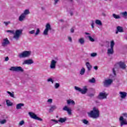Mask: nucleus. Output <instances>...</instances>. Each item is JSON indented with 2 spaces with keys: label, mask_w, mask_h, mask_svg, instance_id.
<instances>
[{
  "label": "nucleus",
  "mask_w": 127,
  "mask_h": 127,
  "mask_svg": "<svg viewBox=\"0 0 127 127\" xmlns=\"http://www.w3.org/2000/svg\"><path fill=\"white\" fill-rule=\"evenodd\" d=\"M9 60L8 57H6L5 59V61H7Z\"/></svg>",
  "instance_id": "nucleus-56"
},
{
  "label": "nucleus",
  "mask_w": 127,
  "mask_h": 127,
  "mask_svg": "<svg viewBox=\"0 0 127 127\" xmlns=\"http://www.w3.org/2000/svg\"><path fill=\"white\" fill-rule=\"evenodd\" d=\"M113 83V79H109L105 80L103 82L104 87H109Z\"/></svg>",
  "instance_id": "nucleus-10"
},
{
  "label": "nucleus",
  "mask_w": 127,
  "mask_h": 127,
  "mask_svg": "<svg viewBox=\"0 0 127 127\" xmlns=\"http://www.w3.org/2000/svg\"><path fill=\"white\" fill-rule=\"evenodd\" d=\"M119 32H124V28L122 26H117V31L116 32V34H118Z\"/></svg>",
  "instance_id": "nucleus-17"
},
{
  "label": "nucleus",
  "mask_w": 127,
  "mask_h": 127,
  "mask_svg": "<svg viewBox=\"0 0 127 127\" xmlns=\"http://www.w3.org/2000/svg\"><path fill=\"white\" fill-rule=\"evenodd\" d=\"M110 0V1H111L112 0Z\"/></svg>",
  "instance_id": "nucleus-64"
},
{
  "label": "nucleus",
  "mask_w": 127,
  "mask_h": 127,
  "mask_svg": "<svg viewBox=\"0 0 127 127\" xmlns=\"http://www.w3.org/2000/svg\"><path fill=\"white\" fill-rule=\"evenodd\" d=\"M95 23L97 25H99L100 26H101V25H103V23H102V21L99 19H97L95 20Z\"/></svg>",
  "instance_id": "nucleus-27"
},
{
  "label": "nucleus",
  "mask_w": 127,
  "mask_h": 127,
  "mask_svg": "<svg viewBox=\"0 0 127 127\" xmlns=\"http://www.w3.org/2000/svg\"><path fill=\"white\" fill-rule=\"evenodd\" d=\"M87 37L89 38V40H90L91 42H94L95 41V39L92 38L91 36H88Z\"/></svg>",
  "instance_id": "nucleus-36"
},
{
  "label": "nucleus",
  "mask_w": 127,
  "mask_h": 127,
  "mask_svg": "<svg viewBox=\"0 0 127 127\" xmlns=\"http://www.w3.org/2000/svg\"><path fill=\"white\" fill-rule=\"evenodd\" d=\"M29 13H30V12H29V10L26 9L24 11V12L22 14L24 15L25 16H26V15H27V14H29Z\"/></svg>",
  "instance_id": "nucleus-29"
},
{
  "label": "nucleus",
  "mask_w": 127,
  "mask_h": 127,
  "mask_svg": "<svg viewBox=\"0 0 127 127\" xmlns=\"http://www.w3.org/2000/svg\"><path fill=\"white\" fill-rule=\"evenodd\" d=\"M57 63V61L52 60L51 62L50 68L51 69H55L56 68V64Z\"/></svg>",
  "instance_id": "nucleus-12"
},
{
  "label": "nucleus",
  "mask_w": 127,
  "mask_h": 127,
  "mask_svg": "<svg viewBox=\"0 0 127 127\" xmlns=\"http://www.w3.org/2000/svg\"><path fill=\"white\" fill-rule=\"evenodd\" d=\"M6 93L8 94V95H9V96L11 97V98H14V94L13 92L11 93L9 91H6Z\"/></svg>",
  "instance_id": "nucleus-31"
},
{
  "label": "nucleus",
  "mask_w": 127,
  "mask_h": 127,
  "mask_svg": "<svg viewBox=\"0 0 127 127\" xmlns=\"http://www.w3.org/2000/svg\"><path fill=\"white\" fill-rule=\"evenodd\" d=\"M122 116H124V117H125L126 118H127V113H123L122 114Z\"/></svg>",
  "instance_id": "nucleus-50"
},
{
  "label": "nucleus",
  "mask_w": 127,
  "mask_h": 127,
  "mask_svg": "<svg viewBox=\"0 0 127 127\" xmlns=\"http://www.w3.org/2000/svg\"><path fill=\"white\" fill-rule=\"evenodd\" d=\"M88 82L89 83H91V84H94V83H96V79H95V78L93 77L91 79H89L88 80Z\"/></svg>",
  "instance_id": "nucleus-30"
},
{
  "label": "nucleus",
  "mask_w": 127,
  "mask_h": 127,
  "mask_svg": "<svg viewBox=\"0 0 127 127\" xmlns=\"http://www.w3.org/2000/svg\"><path fill=\"white\" fill-rule=\"evenodd\" d=\"M0 124L1 125H4V124H6V120L4 119L3 120L0 121Z\"/></svg>",
  "instance_id": "nucleus-37"
},
{
  "label": "nucleus",
  "mask_w": 127,
  "mask_h": 127,
  "mask_svg": "<svg viewBox=\"0 0 127 127\" xmlns=\"http://www.w3.org/2000/svg\"><path fill=\"white\" fill-rule=\"evenodd\" d=\"M85 68L82 67L80 71V75H84L85 74Z\"/></svg>",
  "instance_id": "nucleus-32"
},
{
  "label": "nucleus",
  "mask_w": 127,
  "mask_h": 127,
  "mask_svg": "<svg viewBox=\"0 0 127 127\" xmlns=\"http://www.w3.org/2000/svg\"><path fill=\"white\" fill-rule=\"evenodd\" d=\"M118 65L121 68V69H123V70H125L127 68V65L125 64V63L123 62H120L118 63Z\"/></svg>",
  "instance_id": "nucleus-14"
},
{
  "label": "nucleus",
  "mask_w": 127,
  "mask_h": 127,
  "mask_svg": "<svg viewBox=\"0 0 127 127\" xmlns=\"http://www.w3.org/2000/svg\"><path fill=\"white\" fill-rule=\"evenodd\" d=\"M56 60H57V61H58V60H59L58 58H56Z\"/></svg>",
  "instance_id": "nucleus-60"
},
{
  "label": "nucleus",
  "mask_w": 127,
  "mask_h": 127,
  "mask_svg": "<svg viewBox=\"0 0 127 127\" xmlns=\"http://www.w3.org/2000/svg\"><path fill=\"white\" fill-rule=\"evenodd\" d=\"M74 89L76 91L80 92V93H81V94H82V95H85V94H86L88 92V86H83L82 89L79 88L78 86H75Z\"/></svg>",
  "instance_id": "nucleus-3"
},
{
  "label": "nucleus",
  "mask_w": 127,
  "mask_h": 127,
  "mask_svg": "<svg viewBox=\"0 0 127 127\" xmlns=\"http://www.w3.org/2000/svg\"><path fill=\"white\" fill-rule=\"evenodd\" d=\"M63 111H66L67 112L68 115H72V110L69 108H68V107L67 106H64L63 109Z\"/></svg>",
  "instance_id": "nucleus-16"
},
{
  "label": "nucleus",
  "mask_w": 127,
  "mask_h": 127,
  "mask_svg": "<svg viewBox=\"0 0 127 127\" xmlns=\"http://www.w3.org/2000/svg\"><path fill=\"white\" fill-rule=\"evenodd\" d=\"M69 1H70V2H73V0H69Z\"/></svg>",
  "instance_id": "nucleus-61"
},
{
  "label": "nucleus",
  "mask_w": 127,
  "mask_h": 127,
  "mask_svg": "<svg viewBox=\"0 0 127 127\" xmlns=\"http://www.w3.org/2000/svg\"><path fill=\"white\" fill-rule=\"evenodd\" d=\"M91 57H96L97 56V53H93L91 54Z\"/></svg>",
  "instance_id": "nucleus-43"
},
{
  "label": "nucleus",
  "mask_w": 127,
  "mask_h": 127,
  "mask_svg": "<svg viewBox=\"0 0 127 127\" xmlns=\"http://www.w3.org/2000/svg\"><path fill=\"white\" fill-rule=\"evenodd\" d=\"M92 23H91V27L92 28H94V21H92Z\"/></svg>",
  "instance_id": "nucleus-53"
},
{
  "label": "nucleus",
  "mask_w": 127,
  "mask_h": 127,
  "mask_svg": "<svg viewBox=\"0 0 127 127\" xmlns=\"http://www.w3.org/2000/svg\"><path fill=\"white\" fill-rule=\"evenodd\" d=\"M9 70L12 72H24V70L21 66H12L9 68Z\"/></svg>",
  "instance_id": "nucleus-4"
},
{
  "label": "nucleus",
  "mask_w": 127,
  "mask_h": 127,
  "mask_svg": "<svg viewBox=\"0 0 127 127\" xmlns=\"http://www.w3.org/2000/svg\"><path fill=\"white\" fill-rule=\"evenodd\" d=\"M6 104L7 106V107H11L12 105H13V103L12 102H10L9 100H6Z\"/></svg>",
  "instance_id": "nucleus-26"
},
{
  "label": "nucleus",
  "mask_w": 127,
  "mask_h": 127,
  "mask_svg": "<svg viewBox=\"0 0 127 127\" xmlns=\"http://www.w3.org/2000/svg\"><path fill=\"white\" fill-rule=\"evenodd\" d=\"M70 15H73V12H70Z\"/></svg>",
  "instance_id": "nucleus-59"
},
{
  "label": "nucleus",
  "mask_w": 127,
  "mask_h": 127,
  "mask_svg": "<svg viewBox=\"0 0 127 127\" xmlns=\"http://www.w3.org/2000/svg\"><path fill=\"white\" fill-rule=\"evenodd\" d=\"M47 82H51V83L53 84V83H54V80H53V79H52V78H50L47 79Z\"/></svg>",
  "instance_id": "nucleus-39"
},
{
  "label": "nucleus",
  "mask_w": 127,
  "mask_h": 127,
  "mask_svg": "<svg viewBox=\"0 0 127 127\" xmlns=\"http://www.w3.org/2000/svg\"><path fill=\"white\" fill-rule=\"evenodd\" d=\"M116 66H117V65H115V67L113 68V72L114 75H116V69L117 68Z\"/></svg>",
  "instance_id": "nucleus-41"
},
{
  "label": "nucleus",
  "mask_w": 127,
  "mask_h": 127,
  "mask_svg": "<svg viewBox=\"0 0 127 127\" xmlns=\"http://www.w3.org/2000/svg\"><path fill=\"white\" fill-rule=\"evenodd\" d=\"M82 122L83 124H84V125H88L89 124V121H88L86 119H84V120H82Z\"/></svg>",
  "instance_id": "nucleus-35"
},
{
  "label": "nucleus",
  "mask_w": 127,
  "mask_h": 127,
  "mask_svg": "<svg viewBox=\"0 0 127 127\" xmlns=\"http://www.w3.org/2000/svg\"><path fill=\"white\" fill-rule=\"evenodd\" d=\"M21 107H24V104L23 103H19L16 105V109L17 110H19L21 109Z\"/></svg>",
  "instance_id": "nucleus-21"
},
{
  "label": "nucleus",
  "mask_w": 127,
  "mask_h": 127,
  "mask_svg": "<svg viewBox=\"0 0 127 127\" xmlns=\"http://www.w3.org/2000/svg\"><path fill=\"white\" fill-rule=\"evenodd\" d=\"M88 115L90 118H92L93 119H97L100 117V111L99 109L96 107H94L93 108V110L91 111Z\"/></svg>",
  "instance_id": "nucleus-1"
},
{
  "label": "nucleus",
  "mask_w": 127,
  "mask_h": 127,
  "mask_svg": "<svg viewBox=\"0 0 127 127\" xmlns=\"http://www.w3.org/2000/svg\"><path fill=\"white\" fill-rule=\"evenodd\" d=\"M4 24H5V26H7L8 24H10V21H4L3 22Z\"/></svg>",
  "instance_id": "nucleus-42"
},
{
  "label": "nucleus",
  "mask_w": 127,
  "mask_h": 127,
  "mask_svg": "<svg viewBox=\"0 0 127 127\" xmlns=\"http://www.w3.org/2000/svg\"><path fill=\"white\" fill-rule=\"evenodd\" d=\"M120 94V98H121V99H126V97H127V93L126 92H123V91H120L119 92Z\"/></svg>",
  "instance_id": "nucleus-15"
},
{
  "label": "nucleus",
  "mask_w": 127,
  "mask_h": 127,
  "mask_svg": "<svg viewBox=\"0 0 127 127\" xmlns=\"http://www.w3.org/2000/svg\"><path fill=\"white\" fill-rule=\"evenodd\" d=\"M60 87V84L58 83H56L55 85V89H58Z\"/></svg>",
  "instance_id": "nucleus-40"
},
{
  "label": "nucleus",
  "mask_w": 127,
  "mask_h": 127,
  "mask_svg": "<svg viewBox=\"0 0 127 127\" xmlns=\"http://www.w3.org/2000/svg\"><path fill=\"white\" fill-rule=\"evenodd\" d=\"M88 96L90 98H92V97H94V94L91 93V94H89Z\"/></svg>",
  "instance_id": "nucleus-52"
},
{
  "label": "nucleus",
  "mask_w": 127,
  "mask_h": 127,
  "mask_svg": "<svg viewBox=\"0 0 127 127\" xmlns=\"http://www.w3.org/2000/svg\"><path fill=\"white\" fill-rule=\"evenodd\" d=\"M29 34H34L35 33V30H33L32 31H30L29 32Z\"/></svg>",
  "instance_id": "nucleus-45"
},
{
  "label": "nucleus",
  "mask_w": 127,
  "mask_h": 127,
  "mask_svg": "<svg viewBox=\"0 0 127 127\" xmlns=\"http://www.w3.org/2000/svg\"><path fill=\"white\" fill-rule=\"evenodd\" d=\"M70 32L71 33H74V30H73V29H70Z\"/></svg>",
  "instance_id": "nucleus-54"
},
{
  "label": "nucleus",
  "mask_w": 127,
  "mask_h": 127,
  "mask_svg": "<svg viewBox=\"0 0 127 127\" xmlns=\"http://www.w3.org/2000/svg\"><path fill=\"white\" fill-rule=\"evenodd\" d=\"M56 118H58V116H56Z\"/></svg>",
  "instance_id": "nucleus-62"
},
{
  "label": "nucleus",
  "mask_w": 127,
  "mask_h": 127,
  "mask_svg": "<svg viewBox=\"0 0 127 127\" xmlns=\"http://www.w3.org/2000/svg\"><path fill=\"white\" fill-rule=\"evenodd\" d=\"M52 102H53L52 99H49L48 100V103H50V104H51Z\"/></svg>",
  "instance_id": "nucleus-49"
},
{
  "label": "nucleus",
  "mask_w": 127,
  "mask_h": 127,
  "mask_svg": "<svg viewBox=\"0 0 127 127\" xmlns=\"http://www.w3.org/2000/svg\"><path fill=\"white\" fill-rule=\"evenodd\" d=\"M6 32H9L10 33H11L12 34H14V31L12 30H7Z\"/></svg>",
  "instance_id": "nucleus-47"
},
{
  "label": "nucleus",
  "mask_w": 127,
  "mask_h": 127,
  "mask_svg": "<svg viewBox=\"0 0 127 127\" xmlns=\"http://www.w3.org/2000/svg\"><path fill=\"white\" fill-rule=\"evenodd\" d=\"M112 16L114 18H115V19H121V16L119 15H117L114 13Z\"/></svg>",
  "instance_id": "nucleus-28"
},
{
  "label": "nucleus",
  "mask_w": 127,
  "mask_h": 127,
  "mask_svg": "<svg viewBox=\"0 0 127 127\" xmlns=\"http://www.w3.org/2000/svg\"><path fill=\"white\" fill-rule=\"evenodd\" d=\"M42 9H43V7H42Z\"/></svg>",
  "instance_id": "nucleus-63"
},
{
  "label": "nucleus",
  "mask_w": 127,
  "mask_h": 127,
  "mask_svg": "<svg viewBox=\"0 0 127 127\" xmlns=\"http://www.w3.org/2000/svg\"><path fill=\"white\" fill-rule=\"evenodd\" d=\"M25 17H26V16L23 15V14L22 13L19 17V21H23V20L25 19Z\"/></svg>",
  "instance_id": "nucleus-20"
},
{
  "label": "nucleus",
  "mask_w": 127,
  "mask_h": 127,
  "mask_svg": "<svg viewBox=\"0 0 127 127\" xmlns=\"http://www.w3.org/2000/svg\"><path fill=\"white\" fill-rule=\"evenodd\" d=\"M114 46H115V42L112 40L110 43V47L114 49Z\"/></svg>",
  "instance_id": "nucleus-34"
},
{
  "label": "nucleus",
  "mask_w": 127,
  "mask_h": 127,
  "mask_svg": "<svg viewBox=\"0 0 127 127\" xmlns=\"http://www.w3.org/2000/svg\"><path fill=\"white\" fill-rule=\"evenodd\" d=\"M93 68L95 70H98V67L97 66H94Z\"/></svg>",
  "instance_id": "nucleus-55"
},
{
  "label": "nucleus",
  "mask_w": 127,
  "mask_h": 127,
  "mask_svg": "<svg viewBox=\"0 0 127 127\" xmlns=\"http://www.w3.org/2000/svg\"><path fill=\"white\" fill-rule=\"evenodd\" d=\"M122 15H123V17H124V18H127V11L122 12Z\"/></svg>",
  "instance_id": "nucleus-33"
},
{
  "label": "nucleus",
  "mask_w": 127,
  "mask_h": 127,
  "mask_svg": "<svg viewBox=\"0 0 127 127\" xmlns=\"http://www.w3.org/2000/svg\"><path fill=\"white\" fill-rule=\"evenodd\" d=\"M60 21H61V22H64V20L63 19H60Z\"/></svg>",
  "instance_id": "nucleus-58"
},
{
  "label": "nucleus",
  "mask_w": 127,
  "mask_h": 127,
  "mask_svg": "<svg viewBox=\"0 0 127 127\" xmlns=\"http://www.w3.org/2000/svg\"><path fill=\"white\" fill-rule=\"evenodd\" d=\"M119 121L120 123V127H123V126H127V119H125L124 117L121 116L119 118Z\"/></svg>",
  "instance_id": "nucleus-8"
},
{
  "label": "nucleus",
  "mask_w": 127,
  "mask_h": 127,
  "mask_svg": "<svg viewBox=\"0 0 127 127\" xmlns=\"http://www.w3.org/2000/svg\"><path fill=\"white\" fill-rule=\"evenodd\" d=\"M10 42H9V40H8V39L7 38H4L3 39V42L1 43L2 46H5V45H8Z\"/></svg>",
  "instance_id": "nucleus-13"
},
{
  "label": "nucleus",
  "mask_w": 127,
  "mask_h": 127,
  "mask_svg": "<svg viewBox=\"0 0 127 127\" xmlns=\"http://www.w3.org/2000/svg\"><path fill=\"white\" fill-rule=\"evenodd\" d=\"M29 115L31 119L37 120V121H40V122H42V121H43L42 119L37 117V115H36V114L33 112H29Z\"/></svg>",
  "instance_id": "nucleus-6"
},
{
  "label": "nucleus",
  "mask_w": 127,
  "mask_h": 127,
  "mask_svg": "<svg viewBox=\"0 0 127 127\" xmlns=\"http://www.w3.org/2000/svg\"><path fill=\"white\" fill-rule=\"evenodd\" d=\"M57 109V107L55 105H53L51 106L50 109H49V113H52L54 110H56Z\"/></svg>",
  "instance_id": "nucleus-24"
},
{
  "label": "nucleus",
  "mask_w": 127,
  "mask_h": 127,
  "mask_svg": "<svg viewBox=\"0 0 127 127\" xmlns=\"http://www.w3.org/2000/svg\"><path fill=\"white\" fill-rule=\"evenodd\" d=\"M52 28H51V25L49 23H47L46 25V28L43 32L44 35H48V31L51 30Z\"/></svg>",
  "instance_id": "nucleus-7"
},
{
  "label": "nucleus",
  "mask_w": 127,
  "mask_h": 127,
  "mask_svg": "<svg viewBox=\"0 0 127 127\" xmlns=\"http://www.w3.org/2000/svg\"><path fill=\"white\" fill-rule=\"evenodd\" d=\"M21 34H22V30H17L15 31V33L14 34L13 38L16 40H18Z\"/></svg>",
  "instance_id": "nucleus-5"
},
{
  "label": "nucleus",
  "mask_w": 127,
  "mask_h": 127,
  "mask_svg": "<svg viewBox=\"0 0 127 127\" xmlns=\"http://www.w3.org/2000/svg\"><path fill=\"white\" fill-rule=\"evenodd\" d=\"M39 33H40V29H39V28H37L35 34V35H38Z\"/></svg>",
  "instance_id": "nucleus-38"
},
{
  "label": "nucleus",
  "mask_w": 127,
  "mask_h": 127,
  "mask_svg": "<svg viewBox=\"0 0 127 127\" xmlns=\"http://www.w3.org/2000/svg\"><path fill=\"white\" fill-rule=\"evenodd\" d=\"M30 55H31V51H25L19 54L18 55V57L19 58L21 59V58H26L27 57H29Z\"/></svg>",
  "instance_id": "nucleus-2"
},
{
  "label": "nucleus",
  "mask_w": 127,
  "mask_h": 127,
  "mask_svg": "<svg viewBox=\"0 0 127 127\" xmlns=\"http://www.w3.org/2000/svg\"><path fill=\"white\" fill-rule=\"evenodd\" d=\"M51 121L54 122V123H55L56 124H58V123L59 122V120L57 121V120H54V119H52Z\"/></svg>",
  "instance_id": "nucleus-46"
},
{
  "label": "nucleus",
  "mask_w": 127,
  "mask_h": 127,
  "mask_svg": "<svg viewBox=\"0 0 127 127\" xmlns=\"http://www.w3.org/2000/svg\"><path fill=\"white\" fill-rule=\"evenodd\" d=\"M85 34H86V35H90V33H87V32H85Z\"/></svg>",
  "instance_id": "nucleus-57"
},
{
  "label": "nucleus",
  "mask_w": 127,
  "mask_h": 127,
  "mask_svg": "<svg viewBox=\"0 0 127 127\" xmlns=\"http://www.w3.org/2000/svg\"><path fill=\"white\" fill-rule=\"evenodd\" d=\"M107 54L108 55H113V54H114V49H113L112 48L108 49L107 50Z\"/></svg>",
  "instance_id": "nucleus-19"
},
{
  "label": "nucleus",
  "mask_w": 127,
  "mask_h": 127,
  "mask_svg": "<svg viewBox=\"0 0 127 127\" xmlns=\"http://www.w3.org/2000/svg\"><path fill=\"white\" fill-rule=\"evenodd\" d=\"M58 1H59V0H54V4L56 5L57 3H58Z\"/></svg>",
  "instance_id": "nucleus-48"
},
{
  "label": "nucleus",
  "mask_w": 127,
  "mask_h": 127,
  "mask_svg": "<svg viewBox=\"0 0 127 127\" xmlns=\"http://www.w3.org/2000/svg\"><path fill=\"white\" fill-rule=\"evenodd\" d=\"M68 39L69 41H70V42H72V38H71L70 37H68Z\"/></svg>",
  "instance_id": "nucleus-51"
},
{
  "label": "nucleus",
  "mask_w": 127,
  "mask_h": 127,
  "mask_svg": "<svg viewBox=\"0 0 127 127\" xmlns=\"http://www.w3.org/2000/svg\"><path fill=\"white\" fill-rule=\"evenodd\" d=\"M67 121V118L64 117V118H60L59 119V122L63 124V123H65Z\"/></svg>",
  "instance_id": "nucleus-22"
},
{
  "label": "nucleus",
  "mask_w": 127,
  "mask_h": 127,
  "mask_svg": "<svg viewBox=\"0 0 127 127\" xmlns=\"http://www.w3.org/2000/svg\"><path fill=\"white\" fill-rule=\"evenodd\" d=\"M78 43H80L81 45H83L85 44V39L84 38H80L78 39Z\"/></svg>",
  "instance_id": "nucleus-23"
},
{
  "label": "nucleus",
  "mask_w": 127,
  "mask_h": 127,
  "mask_svg": "<svg viewBox=\"0 0 127 127\" xmlns=\"http://www.w3.org/2000/svg\"><path fill=\"white\" fill-rule=\"evenodd\" d=\"M67 105H70L71 104V105H73V106H75V101L71 99H69L67 100Z\"/></svg>",
  "instance_id": "nucleus-25"
},
{
  "label": "nucleus",
  "mask_w": 127,
  "mask_h": 127,
  "mask_svg": "<svg viewBox=\"0 0 127 127\" xmlns=\"http://www.w3.org/2000/svg\"><path fill=\"white\" fill-rule=\"evenodd\" d=\"M33 63H34V62H33V60L32 59H29L24 61L22 63V64L31 65V64H33Z\"/></svg>",
  "instance_id": "nucleus-11"
},
{
  "label": "nucleus",
  "mask_w": 127,
  "mask_h": 127,
  "mask_svg": "<svg viewBox=\"0 0 127 127\" xmlns=\"http://www.w3.org/2000/svg\"><path fill=\"white\" fill-rule=\"evenodd\" d=\"M108 96V94H106V92H100L97 97V99L99 100H104L107 99Z\"/></svg>",
  "instance_id": "nucleus-9"
},
{
  "label": "nucleus",
  "mask_w": 127,
  "mask_h": 127,
  "mask_svg": "<svg viewBox=\"0 0 127 127\" xmlns=\"http://www.w3.org/2000/svg\"><path fill=\"white\" fill-rule=\"evenodd\" d=\"M86 66L87 68V70L88 72H90V71H91V69H92L93 66H92V65H91V64H90V63L89 62L86 63Z\"/></svg>",
  "instance_id": "nucleus-18"
},
{
  "label": "nucleus",
  "mask_w": 127,
  "mask_h": 127,
  "mask_svg": "<svg viewBox=\"0 0 127 127\" xmlns=\"http://www.w3.org/2000/svg\"><path fill=\"white\" fill-rule=\"evenodd\" d=\"M23 125H24V121L23 120L20 121V123H19V126H23Z\"/></svg>",
  "instance_id": "nucleus-44"
}]
</instances>
